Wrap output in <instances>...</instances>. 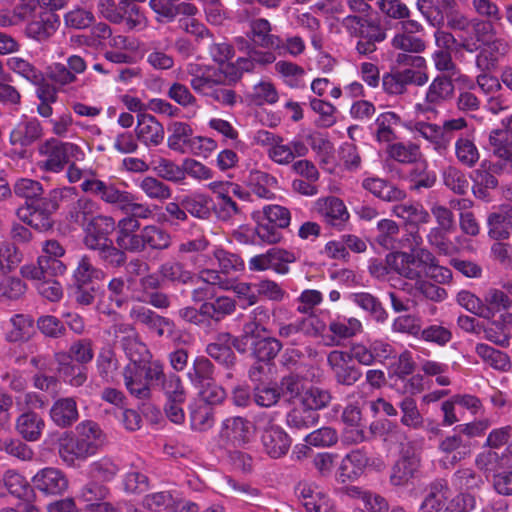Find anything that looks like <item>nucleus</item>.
Listing matches in <instances>:
<instances>
[{"label":"nucleus","instance_id":"1","mask_svg":"<svg viewBox=\"0 0 512 512\" xmlns=\"http://www.w3.org/2000/svg\"><path fill=\"white\" fill-rule=\"evenodd\" d=\"M115 243L127 253H141L148 249L162 251L171 245V236L159 226L141 227L140 221L122 218L118 221Z\"/></svg>","mask_w":512,"mask_h":512},{"label":"nucleus","instance_id":"2","mask_svg":"<svg viewBox=\"0 0 512 512\" xmlns=\"http://www.w3.org/2000/svg\"><path fill=\"white\" fill-rule=\"evenodd\" d=\"M433 254L425 248H413L408 252H393L386 256L390 269L410 280H422L429 271Z\"/></svg>","mask_w":512,"mask_h":512},{"label":"nucleus","instance_id":"3","mask_svg":"<svg viewBox=\"0 0 512 512\" xmlns=\"http://www.w3.org/2000/svg\"><path fill=\"white\" fill-rule=\"evenodd\" d=\"M65 249L57 240H47L43 246V254L38 257L36 264L25 265L21 274L28 279H50L63 275L66 265L60 260Z\"/></svg>","mask_w":512,"mask_h":512},{"label":"nucleus","instance_id":"4","mask_svg":"<svg viewBox=\"0 0 512 512\" xmlns=\"http://www.w3.org/2000/svg\"><path fill=\"white\" fill-rule=\"evenodd\" d=\"M343 23L350 34L358 38L356 50L361 55L375 52L377 45L386 39L385 29L367 17L349 15Z\"/></svg>","mask_w":512,"mask_h":512},{"label":"nucleus","instance_id":"5","mask_svg":"<svg viewBox=\"0 0 512 512\" xmlns=\"http://www.w3.org/2000/svg\"><path fill=\"white\" fill-rule=\"evenodd\" d=\"M271 311L264 305L256 306L243 323L242 333L236 336L234 348L241 354L246 353L258 341L266 337L270 331L266 327L271 319Z\"/></svg>","mask_w":512,"mask_h":512},{"label":"nucleus","instance_id":"6","mask_svg":"<svg viewBox=\"0 0 512 512\" xmlns=\"http://www.w3.org/2000/svg\"><path fill=\"white\" fill-rule=\"evenodd\" d=\"M42 156L46 159L40 164V168L58 173L62 171L71 158H76L81 152L80 148L71 142H62L56 138L47 139L38 149Z\"/></svg>","mask_w":512,"mask_h":512},{"label":"nucleus","instance_id":"7","mask_svg":"<svg viewBox=\"0 0 512 512\" xmlns=\"http://www.w3.org/2000/svg\"><path fill=\"white\" fill-rule=\"evenodd\" d=\"M420 454L411 446L403 448L391 469L390 482L394 486H407L421 476Z\"/></svg>","mask_w":512,"mask_h":512},{"label":"nucleus","instance_id":"8","mask_svg":"<svg viewBox=\"0 0 512 512\" xmlns=\"http://www.w3.org/2000/svg\"><path fill=\"white\" fill-rule=\"evenodd\" d=\"M296 261L293 253L280 249L271 248L266 253L256 255L249 261V269L251 271L274 270L278 274H287L289 272L288 264Z\"/></svg>","mask_w":512,"mask_h":512},{"label":"nucleus","instance_id":"9","mask_svg":"<svg viewBox=\"0 0 512 512\" xmlns=\"http://www.w3.org/2000/svg\"><path fill=\"white\" fill-rule=\"evenodd\" d=\"M256 427L252 421L242 416H230L223 420L221 436L231 441L235 447H245L254 438Z\"/></svg>","mask_w":512,"mask_h":512},{"label":"nucleus","instance_id":"10","mask_svg":"<svg viewBox=\"0 0 512 512\" xmlns=\"http://www.w3.org/2000/svg\"><path fill=\"white\" fill-rule=\"evenodd\" d=\"M325 324L316 317L300 318L291 323H279L278 336L289 340L292 345L298 344V336L317 337L325 331Z\"/></svg>","mask_w":512,"mask_h":512},{"label":"nucleus","instance_id":"11","mask_svg":"<svg viewBox=\"0 0 512 512\" xmlns=\"http://www.w3.org/2000/svg\"><path fill=\"white\" fill-rule=\"evenodd\" d=\"M33 490L46 496H60L68 489V479L59 469L46 467L39 470L31 480Z\"/></svg>","mask_w":512,"mask_h":512},{"label":"nucleus","instance_id":"12","mask_svg":"<svg viewBox=\"0 0 512 512\" xmlns=\"http://www.w3.org/2000/svg\"><path fill=\"white\" fill-rule=\"evenodd\" d=\"M348 353L339 350L331 351L327 356V364L333 372L336 383L352 386L362 377V372L355 365H349Z\"/></svg>","mask_w":512,"mask_h":512},{"label":"nucleus","instance_id":"13","mask_svg":"<svg viewBox=\"0 0 512 512\" xmlns=\"http://www.w3.org/2000/svg\"><path fill=\"white\" fill-rule=\"evenodd\" d=\"M56 373L65 383L73 387H81L88 379L87 366L71 361L66 352L60 351L54 354Z\"/></svg>","mask_w":512,"mask_h":512},{"label":"nucleus","instance_id":"14","mask_svg":"<svg viewBox=\"0 0 512 512\" xmlns=\"http://www.w3.org/2000/svg\"><path fill=\"white\" fill-rule=\"evenodd\" d=\"M58 28V16L51 11L41 12L29 21L25 28L27 37L38 42L47 41Z\"/></svg>","mask_w":512,"mask_h":512},{"label":"nucleus","instance_id":"15","mask_svg":"<svg viewBox=\"0 0 512 512\" xmlns=\"http://www.w3.org/2000/svg\"><path fill=\"white\" fill-rule=\"evenodd\" d=\"M80 187L83 192L97 196L112 205L119 206L120 202L127 197V191H120L115 184L97 178L85 179Z\"/></svg>","mask_w":512,"mask_h":512},{"label":"nucleus","instance_id":"16","mask_svg":"<svg viewBox=\"0 0 512 512\" xmlns=\"http://www.w3.org/2000/svg\"><path fill=\"white\" fill-rule=\"evenodd\" d=\"M261 440L266 453L274 459L286 455L291 446V439L288 434L276 425L265 428Z\"/></svg>","mask_w":512,"mask_h":512},{"label":"nucleus","instance_id":"17","mask_svg":"<svg viewBox=\"0 0 512 512\" xmlns=\"http://www.w3.org/2000/svg\"><path fill=\"white\" fill-rule=\"evenodd\" d=\"M472 443L468 437L454 433L445 437L439 444V450L445 454L444 459L454 465L471 453Z\"/></svg>","mask_w":512,"mask_h":512},{"label":"nucleus","instance_id":"18","mask_svg":"<svg viewBox=\"0 0 512 512\" xmlns=\"http://www.w3.org/2000/svg\"><path fill=\"white\" fill-rule=\"evenodd\" d=\"M369 463L367 455L360 450H353L342 459L337 478L341 483L358 479Z\"/></svg>","mask_w":512,"mask_h":512},{"label":"nucleus","instance_id":"19","mask_svg":"<svg viewBox=\"0 0 512 512\" xmlns=\"http://www.w3.org/2000/svg\"><path fill=\"white\" fill-rule=\"evenodd\" d=\"M136 135L146 146H158L164 139V128L154 116L139 114Z\"/></svg>","mask_w":512,"mask_h":512},{"label":"nucleus","instance_id":"20","mask_svg":"<svg viewBox=\"0 0 512 512\" xmlns=\"http://www.w3.org/2000/svg\"><path fill=\"white\" fill-rule=\"evenodd\" d=\"M45 428L44 419L33 410L23 412L16 419L15 429L22 439L35 442L38 441Z\"/></svg>","mask_w":512,"mask_h":512},{"label":"nucleus","instance_id":"21","mask_svg":"<svg viewBox=\"0 0 512 512\" xmlns=\"http://www.w3.org/2000/svg\"><path fill=\"white\" fill-rule=\"evenodd\" d=\"M78 416L77 403L71 397L56 400L50 409L51 420L61 428L70 427Z\"/></svg>","mask_w":512,"mask_h":512},{"label":"nucleus","instance_id":"22","mask_svg":"<svg viewBox=\"0 0 512 512\" xmlns=\"http://www.w3.org/2000/svg\"><path fill=\"white\" fill-rule=\"evenodd\" d=\"M483 44L484 47L476 57V66L480 71L486 72L496 68L499 56L506 54L508 51V44L501 39Z\"/></svg>","mask_w":512,"mask_h":512},{"label":"nucleus","instance_id":"23","mask_svg":"<svg viewBox=\"0 0 512 512\" xmlns=\"http://www.w3.org/2000/svg\"><path fill=\"white\" fill-rule=\"evenodd\" d=\"M362 186L374 196L387 202L400 201L406 196L403 190L381 178H366Z\"/></svg>","mask_w":512,"mask_h":512},{"label":"nucleus","instance_id":"24","mask_svg":"<svg viewBox=\"0 0 512 512\" xmlns=\"http://www.w3.org/2000/svg\"><path fill=\"white\" fill-rule=\"evenodd\" d=\"M105 273L102 269L94 266L89 255H83L79 259L73 273L74 285H92L105 279Z\"/></svg>","mask_w":512,"mask_h":512},{"label":"nucleus","instance_id":"25","mask_svg":"<svg viewBox=\"0 0 512 512\" xmlns=\"http://www.w3.org/2000/svg\"><path fill=\"white\" fill-rule=\"evenodd\" d=\"M43 129L37 119L23 122L16 126L10 133L9 141L12 145L27 147L40 139Z\"/></svg>","mask_w":512,"mask_h":512},{"label":"nucleus","instance_id":"26","mask_svg":"<svg viewBox=\"0 0 512 512\" xmlns=\"http://www.w3.org/2000/svg\"><path fill=\"white\" fill-rule=\"evenodd\" d=\"M3 484L8 493L13 497L30 501L34 497L33 484L15 470H8L3 475Z\"/></svg>","mask_w":512,"mask_h":512},{"label":"nucleus","instance_id":"27","mask_svg":"<svg viewBox=\"0 0 512 512\" xmlns=\"http://www.w3.org/2000/svg\"><path fill=\"white\" fill-rule=\"evenodd\" d=\"M71 190H74V188L53 189L41 200L27 202V209H31L34 213H37V215L43 218H52V215L58 210L59 203L63 200L65 194Z\"/></svg>","mask_w":512,"mask_h":512},{"label":"nucleus","instance_id":"28","mask_svg":"<svg viewBox=\"0 0 512 512\" xmlns=\"http://www.w3.org/2000/svg\"><path fill=\"white\" fill-rule=\"evenodd\" d=\"M98 204L89 198H79L69 211V219L85 229L99 214Z\"/></svg>","mask_w":512,"mask_h":512},{"label":"nucleus","instance_id":"29","mask_svg":"<svg viewBox=\"0 0 512 512\" xmlns=\"http://www.w3.org/2000/svg\"><path fill=\"white\" fill-rule=\"evenodd\" d=\"M333 399L332 393L329 389L309 385L305 387L300 404L310 411L317 413V411L327 408Z\"/></svg>","mask_w":512,"mask_h":512},{"label":"nucleus","instance_id":"30","mask_svg":"<svg viewBox=\"0 0 512 512\" xmlns=\"http://www.w3.org/2000/svg\"><path fill=\"white\" fill-rule=\"evenodd\" d=\"M452 483L457 490L475 495L485 486L483 476L471 468L457 470L452 477Z\"/></svg>","mask_w":512,"mask_h":512},{"label":"nucleus","instance_id":"31","mask_svg":"<svg viewBox=\"0 0 512 512\" xmlns=\"http://www.w3.org/2000/svg\"><path fill=\"white\" fill-rule=\"evenodd\" d=\"M319 418L318 413L308 410L299 403L298 406H295L288 412L286 423L290 429L306 432L318 423Z\"/></svg>","mask_w":512,"mask_h":512},{"label":"nucleus","instance_id":"32","mask_svg":"<svg viewBox=\"0 0 512 512\" xmlns=\"http://www.w3.org/2000/svg\"><path fill=\"white\" fill-rule=\"evenodd\" d=\"M448 487L443 479L433 481L428 487V494L421 504V512H439L445 505Z\"/></svg>","mask_w":512,"mask_h":512},{"label":"nucleus","instance_id":"33","mask_svg":"<svg viewBox=\"0 0 512 512\" xmlns=\"http://www.w3.org/2000/svg\"><path fill=\"white\" fill-rule=\"evenodd\" d=\"M12 328L8 331L6 339L9 342H26L34 334V320L25 314H16L10 319Z\"/></svg>","mask_w":512,"mask_h":512},{"label":"nucleus","instance_id":"34","mask_svg":"<svg viewBox=\"0 0 512 512\" xmlns=\"http://www.w3.org/2000/svg\"><path fill=\"white\" fill-rule=\"evenodd\" d=\"M168 131L171 133L167 139L168 147L174 151L187 153L193 134L191 126L184 122L175 121L168 127Z\"/></svg>","mask_w":512,"mask_h":512},{"label":"nucleus","instance_id":"35","mask_svg":"<svg viewBox=\"0 0 512 512\" xmlns=\"http://www.w3.org/2000/svg\"><path fill=\"white\" fill-rule=\"evenodd\" d=\"M512 306V300L502 290L489 289L483 299V318L492 319L496 313L508 310Z\"/></svg>","mask_w":512,"mask_h":512},{"label":"nucleus","instance_id":"36","mask_svg":"<svg viewBox=\"0 0 512 512\" xmlns=\"http://www.w3.org/2000/svg\"><path fill=\"white\" fill-rule=\"evenodd\" d=\"M122 348L131 361V367L141 368L151 359L147 346L137 337L126 336L121 340Z\"/></svg>","mask_w":512,"mask_h":512},{"label":"nucleus","instance_id":"37","mask_svg":"<svg viewBox=\"0 0 512 512\" xmlns=\"http://www.w3.org/2000/svg\"><path fill=\"white\" fill-rule=\"evenodd\" d=\"M215 367L209 358L198 356L192 362L191 371L188 372L190 381L199 387L214 382Z\"/></svg>","mask_w":512,"mask_h":512},{"label":"nucleus","instance_id":"38","mask_svg":"<svg viewBox=\"0 0 512 512\" xmlns=\"http://www.w3.org/2000/svg\"><path fill=\"white\" fill-rule=\"evenodd\" d=\"M454 93V84L447 76L436 77L426 93V103L438 105L450 99Z\"/></svg>","mask_w":512,"mask_h":512},{"label":"nucleus","instance_id":"39","mask_svg":"<svg viewBox=\"0 0 512 512\" xmlns=\"http://www.w3.org/2000/svg\"><path fill=\"white\" fill-rule=\"evenodd\" d=\"M236 309L235 301L226 296H221L213 302H204L200 306V312L204 317L215 321H221L227 315L232 314Z\"/></svg>","mask_w":512,"mask_h":512},{"label":"nucleus","instance_id":"40","mask_svg":"<svg viewBox=\"0 0 512 512\" xmlns=\"http://www.w3.org/2000/svg\"><path fill=\"white\" fill-rule=\"evenodd\" d=\"M33 84L37 86L36 96L40 100L37 106L38 114L45 118L50 117L53 113L51 104L57 101V88L49 83L43 74L40 82Z\"/></svg>","mask_w":512,"mask_h":512},{"label":"nucleus","instance_id":"41","mask_svg":"<svg viewBox=\"0 0 512 512\" xmlns=\"http://www.w3.org/2000/svg\"><path fill=\"white\" fill-rule=\"evenodd\" d=\"M183 208L187 213L198 219H208L212 210V199L201 193H194L182 197Z\"/></svg>","mask_w":512,"mask_h":512},{"label":"nucleus","instance_id":"42","mask_svg":"<svg viewBox=\"0 0 512 512\" xmlns=\"http://www.w3.org/2000/svg\"><path fill=\"white\" fill-rule=\"evenodd\" d=\"M129 316L135 324L143 325L149 330L157 328L162 324H172L169 318L157 314L144 305L133 306L129 312Z\"/></svg>","mask_w":512,"mask_h":512},{"label":"nucleus","instance_id":"43","mask_svg":"<svg viewBox=\"0 0 512 512\" xmlns=\"http://www.w3.org/2000/svg\"><path fill=\"white\" fill-rule=\"evenodd\" d=\"M282 348V342L268 334L249 350L257 361L269 363L276 358Z\"/></svg>","mask_w":512,"mask_h":512},{"label":"nucleus","instance_id":"44","mask_svg":"<svg viewBox=\"0 0 512 512\" xmlns=\"http://www.w3.org/2000/svg\"><path fill=\"white\" fill-rule=\"evenodd\" d=\"M213 256L218 262L220 273L226 276H234L244 271V261L238 254L218 248L214 250Z\"/></svg>","mask_w":512,"mask_h":512},{"label":"nucleus","instance_id":"45","mask_svg":"<svg viewBox=\"0 0 512 512\" xmlns=\"http://www.w3.org/2000/svg\"><path fill=\"white\" fill-rule=\"evenodd\" d=\"M221 489L225 493L237 496L248 503L257 502L260 496V491L257 488L252 487L248 483H239L230 477L223 479Z\"/></svg>","mask_w":512,"mask_h":512},{"label":"nucleus","instance_id":"46","mask_svg":"<svg viewBox=\"0 0 512 512\" xmlns=\"http://www.w3.org/2000/svg\"><path fill=\"white\" fill-rule=\"evenodd\" d=\"M277 388L280 398L285 397L292 403L295 399H301L305 386L301 376L291 373L280 379Z\"/></svg>","mask_w":512,"mask_h":512},{"label":"nucleus","instance_id":"47","mask_svg":"<svg viewBox=\"0 0 512 512\" xmlns=\"http://www.w3.org/2000/svg\"><path fill=\"white\" fill-rule=\"evenodd\" d=\"M96 368L103 380L109 382L114 379L118 369V360L110 347H103L100 350L96 359Z\"/></svg>","mask_w":512,"mask_h":512},{"label":"nucleus","instance_id":"48","mask_svg":"<svg viewBox=\"0 0 512 512\" xmlns=\"http://www.w3.org/2000/svg\"><path fill=\"white\" fill-rule=\"evenodd\" d=\"M476 352L486 363L497 370L506 371L510 367L509 356L487 344H478Z\"/></svg>","mask_w":512,"mask_h":512},{"label":"nucleus","instance_id":"49","mask_svg":"<svg viewBox=\"0 0 512 512\" xmlns=\"http://www.w3.org/2000/svg\"><path fill=\"white\" fill-rule=\"evenodd\" d=\"M65 352L70 356L71 361L84 366H87L94 358L93 343L88 338L76 340Z\"/></svg>","mask_w":512,"mask_h":512},{"label":"nucleus","instance_id":"50","mask_svg":"<svg viewBox=\"0 0 512 512\" xmlns=\"http://www.w3.org/2000/svg\"><path fill=\"white\" fill-rule=\"evenodd\" d=\"M14 193L26 200L25 205H27V202H36V200H41L45 197L42 184L39 181L28 178L19 179L15 183Z\"/></svg>","mask_w":512,"mask_h":512},{"label":"nucleus","instance_id":"51","mask_svg":"<svg viewBox=\"0 0 512 512\" xmlns=\"http://www.w3.org/2000/svg\"><path fill=\"white\" fill-rule=\"evenodd\" d=\"M141 191L150 199L163 201L171 196V189L159 179L146 176L139 183Z\"/></svg>","mask_w":512,"mask_h":512},{"label":"nucleus","instance_id":"52","mask_svg":"<svg viewBox=\"0 0 512 512\" xmlns=\"http://www.w3.org/2000/svg\"><path fill=\"white\" fill-rule=\"evenodd\" d=\"M138 374L139 368L126 366L123 370L125 386L131 395L139 399H148L151 395L149 385L147 383H143L142 380L134 382V377H137Z\"/></svg>","mask_w":512,"mask_h":512},{"label":"nucleus","instance_id":"53","mask_svg":"<svg viewBox=\"0 0 512 512\" xmlns=\"http://www.w3.org/2000/svg\"><path fill=\"white\" fill-rule=\"evenodd\" d=\"M323 215L327 222L333 226H340L349 218L343 201L336 197H330L326 200Z\"/></svg>","mask_w":512,"mask_h":512},{"label":"nucleus","instance_id":"54","mask_svg":"<svg viewBox=\"0 0 512 512\" xmlns=\"http://www.w3.org/2000/svg\"><path fill=\"white\" fill-rule=\"evenodd\" d=\"M159 273L164 280L175 284H187L193 278L190 271L184 268L180 262H167L161 265Z\"/></svg>","mask_w":512,"mask_h":512},{"label":"nucleus","instance_id":"55","mask_svg":"<svg viewBox=\"0 0 512 512\" xmlns=\"http://www.w3.org/2000/svg\"><path fill=\"white\" fill-rule=\"evenodd\" d=\"M488 235L495 240L507 239L512 227L510 218L502 213H491L488 216Z\"/></svg>","mask_w":512,"mask_h":512},{"label":"nucleus","instance_id":"56","mask_svg":"<svg viewBox=\"0 0 512 512\" xmlns=\"http://www.w3.org/2000/svg\"><path fill=\"white\" fill-rule=\"evenodd\" d=\"M160 386L167 397V401H172L174 403L185 402L186 390L180 376L171 373L167 375L166 379H163Z\"/></svg>","mask_w":512,"mask_h":512},{"label":"nucleus","instance_id":"57","mask_svg":"<svg viewBox=\"0 0 512 512\" xmlns=\"http://www.w3.org/2000/svg\"><path fill=\"white\" fill-rule=\"evenodd\" d=\"M361 416L360 408L354 405L346 406L341 415L342 421L352 429L350 432L353 434L352 439L355 442H362L365 440V432L360 428Z\"/></svg>","mask_w":512,"mask_h":512},{"label":"nucleus","instance_id":"58","mask_svg":"<svg viewBox=\"0 0 512 512\" xmlns=\"http://www.w3.org/2000/svg\"><path fill=\"white\" fill-rule=\"evenodd\" d=\"M22 255L14 243H0V271L7 274L14 270L21 262Z\"/></svg>","mask_w":512,"mask_h":512},{"label":"nucleus","instance_id":"59","mask_svg":"<svg viewBox=\"0 0 512 512\" xmlns=\"http://www.w3.org/2000/svg\"><path fill=\"white\" fill-rule=\"evenodd\" d=\"M443 181L447 188L458 195H465L469 189V181L466 175L452 166L444 170Z\"/></svg>","mask_w":512,"mask_h":512},{"label":"nucleus","instance_id":"60","mask_svg":"<svg viewBox=\"0 0 512 512\" xmlns=\"http://www.w3.org/2000/svg\"><path fill=\"white\" fill-rule=\"evenodd\" d=\"M509 458L502 452L501 454L493 449L481 453L476 460L477 465L486 471L497 472L499 469L508 465Z\"/></svg>","mask_w":512,"mask_h":512},{"label":"nucleus","instance_id":"61","mask_svg":"<svg viewBox=\"0 0 512 512\" xmlns=\"http://www.w3.org/2000/svg\"><path fill=\"white\" fill-rule=\"evenodd\" d=\"M37 328L46 337L57 339L66 334L63 322L53 315H43L37 319Z\"/></svg>","mask_w":512,"mask_h":512},{"label":"nucleus","instance_id":"62","mask_svg":"<svg viewBox=\"0 0 512 512\" xmlns=\"http://www.w3.org/2000/svg\"><path fill=\"white\" fill-rule=\"evenodd\" d=\"M26 291L25 283L16 277H8L0 281V300L15 301L21 298Z\"/></svg>","mask_w":512,"mask_h":512},{"label":"nucleus","instance_id":"63","mask_svg":"<svg viewBox=\"0 0 512 512\" xmlns=\"http://www.w3.org/2000/svg\"><path fill=\"white\" fill-rule=\"evenodd\" d=\"M94 20L93 13L81 7L70 10L64 16L65 25L78 30L90 27Z\"/></svg>","mask_w":512,"mask_h":512},{"label":"nucleus","instance_id":"64","mask_svg":"<svg viewBox=\"0 0 512 512\" xmlns=\"http://www.w3.org/2000/svg\"><path fill=\"white\" fill-rule=\"evenodd\" d=\"M98 256L105 265L112 268L123 267L127 262V252L113 241Z\"/></svg>","mask_w":512,"mask_h":512}]
</instances>
